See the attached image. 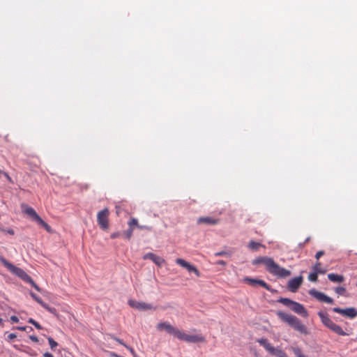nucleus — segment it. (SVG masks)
I'll use <instances>...</instances> for the list:
<instances>
[{"instance_id": "45", "label": "nucleus", "mask_w": 357, "mask_h": 357, "mask_svg": "<svg viewBox=\"0 0 357 357\" xmlns=\"http://www.w3.org/2000/svg\"><path fill=\"white\" fill-rule=\"evenodd\" d=\"M119 236V234L118 232H116V233H113L111 234V238H116L117 237Z\"/></svg>"}, {"instance_id": "32", "label": "nucleus", "mask_w": 357, "mask_h": 357, "mask_svg": "<svg viewBox=\"0 0 357 357\" xmlns=\"http://www.w3.org/2000/svg\"><path fill=\"white\" fill-rule=\"evenodd\" d=\"M231 255V252H227V251L218 252H215L214 254V255L216 256V257H220V256L230 257Z\"/></svg>"}, {"instance_id": "27", "label": "nucleus", "mask_w": 357, "mask_h": 357, "mask_svg": "<svg viewBox=\"0 0 357 357\" xmlns=\"http://www.w3.org/2000/svg\"><path fill=\"white\" fill-rule=\"evenodd\" d=\"M318 274L319 273L316 272L315 271H314V272L311 273L309 274L308 275V280L311 282H316L317 280V278H318Z\"/></svg>"}, {"instance_id": "41", "label": "nucleus", "mask_w": 357, "mask_h": 357, "mask_svg": "<svg viewBox=\"0 0 357 357\" xmlns=\"http://www.w3.org/2000/svg\"><path fill=\"white\" fill-rule=\"evenodd\" d=\"M125 347L126 349H128L133 356H135V352L134 349L132 347H129L128 345H125Z\"/></svg>"}, {"instance_id": "2", "label": "nucleus", "mask_w": 357, "mask_h": 357, "mask_svg": "<svg viewBox=\"0 0 357 357\" xmlns=\"http://www.w3.org/2000/svg\"><path fill=\"white\" fill-rule=\"evenodd\" d=\"M277 314L282 321L288 324L294 330L301 334H309L307 327L296 317L280 311L278 312Z\"/></svg>"}, {"instance_id": "50", "label": "nucleus", "mask_w": 357, "mask_h": 357, "mask_svg": "<svg viewBox=\"0 0 357 357\" xmlns=\"http://www.w3.org/2000/svg\"><path fill=\"white\" fill-rule=\"evenodd\" d=\"M0 325L3 327L4 326L3 319L0 318Z\"/></svg>"}, {"instance_id": "48", "label": "nucleus", "mask_w": 357, "mask_h": 357, "mask_svg": "<svg viewBox=\"0 0 357 357\" xmlns=\"http://www.w3.org/2000/svg\"><path fill=\"white\" fill-rule=\"evenodd\" d=\"M28 322H29V324H31L34 325V324H35L36 321H35L33 319L30 318V319L28 320Z\"/></svg>"}, {"instance_id": "23", "label": "nucleus", "mask_w": 357, "mask_h": 357, "mask_svg": "<svg viewBox=\"0 0 357 357\" xmlns=\"http://www.w3.org/2000/svg\"><path fill=\"white\" fill-rule=\"evenodd\" d=\"M291 349L296 357H307L303 354L301 349L299 347H291Z\"/></svg>"}, {"instance_id": "36", "label": "nucleus", "mask_w": 357, "mask_h": 357, "mask_svg": "<svg viewBox=\"0 0 357 357\" xmlns=\"http://www.w3.org/2000/svg\"><path fill=\"white\" fill-rule=\"evenodd\" d=\"M110 337L113 340H114L115 341H116L118 343H119L120 344L123 345L125 347V345H126L122 340L114 336L113 335H109Z\"/></svg>"}, {"instance_id": "40", "label": "nucleus", "mask_w": 357, "mask_h": 357, "mask_svg": "<svg viewBox=\"0 0 357 357\" xmlns=\"http://www.w3.org/2000/svg\"><path fill=\"white\" fill-rule=\"evenodd\" d=\"M215 264L218 265H221V266H226V264H227V263L223 260H218L215 262Z\"/></svg>"}, {"instance_id": "33", "label": "nucleus", "mask_w": 357, "mask_h": 357, "mask_svg": "<svg viewBox=\"0 0 357 357\" xmlns=\"http://www.w3.org/2000/svg\"><path fill=\"white\" fill-rule=\"evenodd\" d=\"M335 291L338 295H343L346 292V289L343 287H337L335 289Z\"/></svg>"}, {"instance_id": "51", "label": "nucleus", "mask_w": 357, "mask_h": 357, "mask_svg": "<svg viewBox=\"0 0 357 357\" xmlns=\"http://www.w3.org/2000/svg\"><path fill=\"white\" fill-rule=\"evenodd\" d=\"M29 354H30L31 356H35L36 353L35 352H33H33H31V353L29 352Z\"/></svg>"}, {"instance_id": "52", "label": "nucleus", "mask_w": 357, "mask_h": 357, "mask_svg": "<svg viewBox=\"0 0 357 357\" xmlns=\"http://www.w3.org/2000/svg\"><path fill=\"white\" fill-rule=\"evenodd\" d=\"M22 351H24V352H25L26 354H29V350H26H26H23Z\"/></svg>"}, {"instance_id": "11", "label": "nucleus", "mask_w": 357, "mask_h": 357, "mask_svg": "<svg viewBox=\"0 0 357 357\" xmlns=\"http://www.w3.org/2000/svg\"><path fill=\"white\" fill-rule=\"evenodd\" d=\"M309 294L312 296L314 297L316 299H317L318 301H319L321 302L328 303V304H333V298H331V297L326 296V294H324L322 292L318 291L317 290H316L314 289H310V291H309Z\"/></svg>"}, {"instance_id": "38", "label": "nucleus", "mask_w": 357, "mask_h": 357, "mask_svg": "<svg viewBox=\"0 0 357 357\" xmlns=\"http://www.w3.org/2000/svg\"><path fill=\"white\" fill-rule=\"evenodd\" d=\"M10 320H11V321H12V322H13V323H17V322H19V319H18V317H16V316H15V315H13V316H11V317H10Z\"/></svg>"}, {"instance_id": "14", "label": "nucleus", "mask_w": 357, "mask_h": 357, "mask_svg": "<svg viewBox=\"0 0 357 357\" xmlns=\"http://www.w3.org/2000/svg\"><path fill=\"white\" fill-rule=\"evenodd\" d=\"M333 311L350 319H353L357 316V310L354 307H349L346 309L334 307Z\"/></svg>"}, {"instance_id": "19", "label": "nucleus", "mask_w": 357, "mask_h": 357, "mask_svg": "<svg viewBox=\"0 0 357 357\" xmlns=\"http://www.w3.org/2000/svg\"><path fill=\"white\" fill-rule=\"evenodd\" d=\"M291 309L296 313L302 315L304 317H307L308 316L307 312L306 311L303 305L298 303L294 301L293 304L291 306Z\"/></svg>"}, {"instance_id": "46", "label": "nucleus", "mask_w": 357, "mask_h": 357, "mask_svg": "<svg viewBox=\"0 0 357 357\" xmlns=\"http://www.w3.org/2000/svg\"><path fill=\"white\" fill-rule=\"evenodd\" d=\"M37 329H41L42 328V326H40V324L39 323H38L37 321L35 322V324L33 325Z\"/></svg>"}, {"instance_id": "16", "label": "nucleus", "mask_w": 357, "mask_h": 357, "mask_svg": "<svg viewBox=\"0 0 357 357\" xmlns=\"http://www.w3.org/2000/svg\"><path fill=\"white\" fill-rule=\"evenodd\" d=\"M302 282V276L294 278L289 281L288 289L292 292H296L301 285Z\"/></svg>"}, {"instance_id": "35", "label": "nucleus", "mask_w": 357, "mask_h": 357, "mask_svg": "<svg viewBox=\"0 0 357 357\" xmlns=\"http://www.w3.org/2000/svg\"><path fill=\"white\" fill-rule=\"evenodd\" d=\"M134 228H130L126 231V236L128 239H130L132 236Z\"/></svg>"}, {"instance_id": "39", "label": "nucleus", "mask_w": 357, "mask_h": 357, "mask_svg": "<svg viewBox=\"0 0 357 357\" xmlns=\"http://www.w3.org/2000/svg\"><path fill=\"white\" fill-rule=\"evenodd\" d=\"M17 335L15 333H10L8 335V340H12L16 338Z\"/></svg>"}, {"instance_id": "13", "label": "nucleus", "mask_w": 357, "mask_h": 357, "mask_svg": "<svg viewBox=\"0 0 357 357\" xmlns=\"http://www.w3.org/2000/svg\"><path fill=\"white\" fill-rule=\"evenodd\" d=\"M128 304L131 307L141 311L155 309L154 307H153L151 304L146 303L144 302H139L135 300H129Z\"/></svg>"}, {"instance_id": "10", "label": "nucleus", "mask_w": 357, "mask_h": 357, "mask_svg": "<svg viewBox=\"0 0 357 357\" xmlns=\"http://www.w3.org/2000/svg\"><path fill=\"white\" fill-rule=\"evenodd\" d=\"M309 294L312 296L314 297L316 299H317L318 301H319L321 302L328 303V304H333V298H331V297L326 296V294H324L322 292L318 291L317 290H316L314 289H310V291H309Z\"/></svg>"}, {"instance_id": "24", "label": "nucleus", "mask_w": 357, "mask_h": 357, "mask_svg": "<svg viewBox=\"0 0 357 357\" xmlns=\"http://www.w3.org/2000/svg\"><path fill=\"white\" fill-rule=\"evenodd\" d=\"M313 270L320 274H324L326 273V270H324L321 268V264L319 262H317L314 264V266H313Z\"/></svg>"}, {"instance_id": "6", "label": "nucleus", "mask_w": 357, "mask_h": 357, "mask_svg": "<svg viewBox=\"0 0 357 357\" xmlns=\"http://www.w3.org/2000/svg\"><path fill=\"white\" fill-rule=\"evenodd\" d=\"M177 339L188 343L205 342L206 339L202 335H188L180 330Z\"/></svg>"}, {"instance_id": "17", "label": "nucleus", "mask_w": 357, "mask_h": 357, "mask_svg": "<svg viewBox=\"0 0 357 357\" xmlns=\"http://www.w3.org/2000/svg\"><path fill=\"white\" fill-rule=\"evenodd\" d=\"M143 259H150L159 266H161L165 263L164 259H162L160 256H158L152 252L146 253L143 257Z\"/></svg>"}, {"instance_id": "3", "label": "nucleus", "mask_w": 357, "mask_h": 357, "mask_svg": "<svg viewBox=\"0 0 357 357\" xmlns=\"http://www.w3.org/2000/svg\"><path fill=\"white\" fill-rule=\"evenodd\" d=\"M318 315L320 317L322 324L326 327H327L331 331H332L333 333H336V334H337L339 335H342V336H345V335H349L348 333H345L344 331V330L342 328L341 326H340L339 325L335 324L330 319V317H328V315L326 313H325V312H324L322 311H319L318 312Z\"/></svg>"}, {"instance_id": "26", "label": "nucleus", "mask_w": 357, "mask_h": 357, "mask_svg": "<svg viewBox=\"0 0 357 357\" xmlns=\"http://www.w3.org/2000/svg\"><path fill=\"white\" fill-rule=\"evenodd\" d=\"M31 296L38 303H39L42 307L45 306V303L43 300L38 297L36 294L33 292H30Z\"/></svg>"}, {"instance_id": "47", "label": "nucleus", "mask_w": 357, "mask_h": 357, "mask_svg": "<svg viewBox=\"0 0 357 357\" xmlns=\"http://www.w3.org/2000/svg\"><path fill=\"white\" fill-rule=\"evenodd\" d=\"M43 356L44 357H54V356L49 353V352H45L44 354H43Z\"/></svg>"}, {"instance_id": "28", "label": "nucleus", "mask_w": 357, "mask_h": 357, "mask_svg": "<svg viewBox=\"0 0 357 357\" xmlns=\"http://www.w3.org/2000/svg\"><path fill=\"white\" fill-rule=\"evenodd\" d=\"M45 310L52 313V314L57 316V310L54 307H50L47 303H45V306H43Z\"/></svg>"}, {"instance_id": "22", "label": "nucleus", "mask_w": 357, "mask_h": 357, "mask_svg": "<svg viewBox=\"0 0 357 357\" xmlns=\"http://www.w3.org/2000/svg\"><path fill=\"white\" fill-rule=\"evenodd\" d=\"M261 247H264L261 243L254 241H250L248 245V248L252 251H257Z\"/></svg>"}, {"instance_id": "44", "label": "nucleus", "mask_w": 357, "mask_h": 357, "mask_svg": "<svg viewBox=\"0 0 357 357\" xmlns=\"http://www.w3.org/2000/svg\"><path fill=\"white\" fill-rule=\"evenodd\" d=\"M3 175L9 182L13 183L12 178L9 176V175L7 173L3 172Z\"/></svg>"}, {"instance_id": "29", "label": "nucleus", "mask_w": 357, "mask_h": 357, "mask_svg": "<svg viewBox=\"0 0 357 357\" xmlns=\"http://www.w3.org/2000/svg\"><path fill=\"white\" fill-rule=\"evenodd\" d=\"M128 225L130 228H134L133 227L134 226H136V227L138 226V221H137V220L136 218H131L130 219V220L128 221Z\"/></svg>"}, {"instance_id": "4", "label": "nucleus", "mask_w": 357, "mask_h": 357, "mask_svg": "<svg viewBox=\"0 0 357 357\" xmlns=\"http://www.w3.org/2000/svg\"><path fill=\"white\" fill-rule=\"evenodd\" d=\"M260 345L263 346L271 355L276 357H288L286 353L279 348H275L271 345V343L265 338H261L257 340Z\"/></svg>"}, {"instance_id": "49", "label": "nucleus", "mask_w": 357, "mask_h": 357, "mask_svg": "<svg viewBox=\"0 0 357 357\" xmlns=\"http://www.w3.org/2000/svg\"><path fill=\"white\" fill-rule=\"evenodd\" d=\"M17 329L23 331L26 330V327L25 326H19V327H17Z\"/></svg>"}, {"instance_id": "31", "label": "nucleus", "mask_w": 357, "mask_h": 357, "mask_svg": "<svg viewBox=\"0 0 357 357\" xmlns=\"http://www.w3.org/2000/svg\"><path fill=\"white\" fill-rule=\"evenodd\" d=\"M50 347L52 349H55L58 346V343L54 341L52 337H49L47 338Z\"/></svg>"}, {"instance_id": "43", "label": "nucleus", "mask_w": 357, "mask_h": 357, "mask_svg": "<svg viewBox=\"0 0 357 357\" xmlns=\"http://www.w3.org/2000/svg\"><path fill=\"white\" fill-rule=\"evenodd\" d=\"M137 227L140 229H146V230H151V227H146V226H143V225H139L137 226Z\"/></svg>"}, {"instance_id": "1", "label": "nucleus", "mask_w": 357, "mask_h": 357, "mask_svg": "<svg viewBox=\"0 0 357 357\" xmlns=\"http://www.w3.org/2000/svg\"><path fill=\"white\" fill-rule=\"evenodd\" d=\"M252 264H264L266 269L271 274L279 278H287L291 275V272L284 268L280 267L274 260L268 257H259L252 261Z\"/></svg>"}, {"instance_id": "7", "label": "nucleus", "mask_w": 357, "mask_h": 357, "mask_svg": "<svg viewBox=\"0 0 357 357\" xmlns=\"http://www.w3.org/2000/svg\"><path fill=\"white\" fill-rule=\"evenodd\" d=\"M109 212L107 208L99 211L97 214L98 224L103 230H106L109 227Z\"/></svg>"}, {"instance_id": "5", "label": "nucleus", "mask_w": 357, "mask_h": 357, "mask_svg": "<svg viewBox=\"0 0 357 357\" xmlns=\"http://www.w3.org/2000/svg\"><path fill=\"white\" fill-rule=\"evenodd\" d=\"M24 212L27 215H30L38 225L42 226L47 232H52L51 227L38 215V213L32 207L27 206L25 208Z\"/></svg>"}, {"instance_id": "8", "label": "nucleus", "mask_w": 357, "mask_h": 357, "mask_svg": "<svg viewBox=\"0 0 357 357\" xmlns=\"http://www.w3.org/2000/svg\"><path fill=\"white\" fill-rule=\"evenodd\" d=\"M3 263L10 271L22 278L23 280L26 281L27 279H29V275L22 268L14 266L4 259L3 260Z\"/></svg>"}, {"instance_id": "9", "label": "nucleus", "mask_w": 357, "mask_h": 357, "mask_svg": "<svg viewBox=\"0 0 357 357\" xmlns=\"http://www.w3.org/2000/svg\"><path fill=\"white\" fill-rule=\"evenodd\" d=\"M156 328L158 331L165 330L167 333H168L170 335H172L176 338H177L180 331L178 328L174 327L168 322L158 323L156 326Z\"/></svg>"}, {"instance_id": "42", "label": "nucleus", "mask_w": 357, "mask_h": 357, "mask_svg": "<svg viewBox=\"0 0 357 357\" xmlns=\"http://www.w3.org/2000/svg\"><path fill=\"white\" fill-rule=\"evenodd\" d=\"M29 338L34 342H38V338L35 336V335H30L29 336Z\"/></svg>"}, {"instance_id": "18", "label": "nucleus", "mask_w": 357, "mask_h": 357, "mask_svg": "<svg viewBox=\"0 0 357 357\" xmlns=\"http://www.w3.org/2000/svg\"><path fill=\"white\" fill-rule=\"evenodd\" d=\"M220 222V220L218 218H214L212 217H200L197 219V223L200 224H205V225H218Z\"/></svg>"}, {"instance_id": "15", "label": "nucleus", "mask_w": 357, "mask_h": 357, "mask_svg": "<svg viewBox=\"0 0 357 357\" xmlns=\"http://www.w3.org/2000/svg\"><path fill=\"white\" fill-rule=\"evenodd\" d=\"M176 263L179 266H182L183 268H186L189 272L195 273L197 277L200 275V273L198 271V269L193 265H191L190 264L185 261L184 259L178 258L176 260Z\"/></svg>"}, {"instance_id": "20", "label": "nucleus", "mask_w": 357, "mask_h": 357, "mask_svg": "<svg viewBox=\"0 0 357 357\" xmlns=\"http://www.w3.org/2000/svg\"><path fill=\"white\" fill-rule=\"evenodd\" d=\"M245 281L248 282V284H250L252 286H255V285L258 284V285L265 288L267 290H270V287H269L268 284L265 281H264L262 280L246 278H245Z\"/></svg>"}, {"instance_id": "37", "label": "nucleus", "mask_w": 357, "mask_h": 357, "mask_svg": "<svg viewBox=\"0 0 357 357\" xmlns=\"http://www.w3.org/2000/svg\"><path fill=\"white\" fill-rule=\"evenodd\" d=\"M324 255V252L322 250L318 251L316 253L315 257L318 260L321 257H322Z\"/></svg>"}, {"instance_id": "53", "label": "nucleus", "mask_w": 357, "mask_h": 357, "mask_svg": "<svg viewBox=\"0 0 357 357\" xmlns=\"http://www.w3.org/2000/svg\"><path fill=\"white\" fill-rule=\"evenodd\" d=\"M14 347H15L16 349H19V347H18V346H17V345H15V346H14Z\"/></svg>"}, {"instance_id": "12", "label": "nucleus", "mask_w": 357, "mask_h": 357, "mask_svg": "<svg viewBox=\"0 0 357 357\" xmlns=\"http://www.w3.org/2000/svg\"><path fill=\"white\" fill-rule=\"evenodd\" d=\"M309 294L312 296L314 297L316 299H317L318 301H319L321 302L328 303V304H333V298H331V297L326 296V294H324L322 292L318 291L317 290H316L314 289H310V291H309Z\"/></svg>"}, {"instance_id": "34", "label": "nucleus", "mask_w": 357, "mask_h": 357, "mask_svg": "<svg viewBox=\"0 0 357 357\" xmlns=\"http://www.w3.org/2000/svg\"><path fill=\"white\" fill-rule=\"evenodd\" d=\"M0 231L3 232V233L8 234L10 235H14L15 234V231H14V230L13 229H6L0 227Z\"/></svg>"}, {"instance_id": "25", "label": "nucleus", "mask_w": 357, "mask_h": 357, "mask_svg": "<svg viewBox=\"0 0 357 357\" xmlns=\"http://www.w3.org/2000/svg\"><path fill=\"white\" fill-rule=\"evenodd\" d=\"M279 302L284 304V305L289 306L291 308V305L293 304L294 301L286 298H281L279 300Z\"/></svg>"}, {"instance_id": "30", "label": "nucleus", "mask_w": 357, "mask_h": 357, "mask_svg": "<svg viewBox=\"0 0 357 357\" xmlns=\"http://www.w3.org/2000/svg\"><path fill=\"white\" fill-rule=\"evenodd\" d=\"M25 282L31 284V286L36 289L38 291H40V288L35 283L33 279L29 276V279H27Z\"/></svg>"}, {"instance_id": "21", "label": "nucleus", "mask_w": 357, "mask_h": 357, "mask_svg": "<svg viewBox=\"0 0 357 357\" xmlns=\"http://www.w3.org/2000/svg\"><path fill=\"white\" fill-rule=\"evenodd\" d=\"M328 278L333 282H342L344 281V277L340 275H337L335 273H329L328 275Z\"/></svg>"}]
</instances>
